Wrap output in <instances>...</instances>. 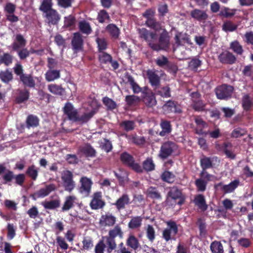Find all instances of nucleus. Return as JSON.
Wrapping results in <instances>:
<instances>
[{"mask_svg": "<svg viewBox=\"0 0 253 253\" xmlns=\"http://www.w3.org/2000/svg\"><path fill=\"white\" fill-rule=\"evenodd\" d=\"M64 112L68 116L70 120L75 121L76 119H77L78 113L74 108L72 104L70 103H66L64 108Z\"/></svg>", "mask_w": 253, "mask_h": 253, "instance_id": "a211bd4d", "label": "nucleus"}, {"mask_svg": "<svg viewBox=\"0 0 253 253\" xmlns=\"http://www.w3.org/2000/svg\"><path fill=\"white\" fill-rule=\"evenodd\" d=\"M106 245L103 240H100L95 245L94 248L95 253H104Z\"/></svg>", "mask_w": 253, "mask_h": 253, "instance_id": "774afa93", "label": "nucleus"}, {"mask_svg": "<svg viewBox=\"0 0 253 253\" xmlns=\"http://www.w3.org/2000/svg\"><path fill=\"white\" fill-rule=\"evenodd\" d=\"M103 102L109 109H114L117 106L115 101L107 97H105L103 98Z\"/></svg>", "mask_w": 253, "mask_h": 253, "instance_id": "680f3d73", "label": "nucleus"}, {"mask_svg": "<svg viewBox=\"0 0 253 253\" xmlns=\"http://www.w3.org/2000/svg\"><path fill=\"white\" fill-rule=\"evenodd\" d=\"M48 90L56 95H62L64 92V89L60 85L55 84H50L48 85Z\"/></svg>", "mask_w": 253, "mask_h": 253, "instance_id": "58836bf2", "label": "nucleus"}, {"mask_svg": "<svg viewBox=\"0 0 253 253\" xmlns=\"http://www.w3.org/2000/svg\"><path fill=\"white\" fill-rule=\"evenodd\" d=\"M73 175L69 170L63 171L61 174V179L65 190L72 192L75 187V182L73 180Z\"/></svg>", "mask_w": 253, "mask_h": 253, "instance_id": "20e7f679", "label": "nucleus"}, {"mask_svg": "<svg viewBox=\"0 0 253 253\" xmlns=\"http://www.w3.org/2000/svg\"><path fill=\"white\" fill-rule=\"evenodd\" d=\"M195 203L202 211H205L207 209L205 198L202 195H197L195 199Z\"/></svg>", "mask_w": 253, "mask_h": 253, "instance_id": "f704fd0d", "label": "nucleus"}, {"mask_svg": "<svg viewBox=\"0 0 253 253\" xmlns=\"http://www.w3.org/2000/svg\"><path fill=\"white\" fill-rule=\"evenodd\" d=\"M192 107L196 111H203L205 110L206 104L201 100H194L191 104Z\"/></svg>", "mask_w": 253, "mask_h": 253, "instance_id": "a18cd8bd", "label": "nucleus"}, {"mask_svg": "<svg viewBox=\"0 0 253 253\" xmlns=\"http://www.w3.org/2000/svg\"><path fill=\"white\" fill-rule=\"evenodd\" d=\"M142 100L144 103L149 107H152L157 104V101L154 93L147 87H144L142 91Z\"/></svg>", "mask_w": 253, "mask_h": 253, "instance_id": "423d86ee", "label": "nucleus"}, {"mask_svg": "<svg viewBox=\"0 0 253 253\" xmlns=\"http://www.w3.org/2000/svg\"><path fill=\"white\" fill-rule=\"evenodd\" d=\"M242 106L244 110L248 111L253 107L252 98L248 94H244L242 98Z\"/></svg>", "mask_w": 253, "mask_h": 253, "instance_id": "c85d7f7f", "label": "nucleus"}, {"mask_svg": "<svg viewBox=\"0 0 253 253\" xmlns=\"http://www.w3.org/2000/svg\"><path fill=\"white\" fill-rule=\"evenodd\" d=\"M126 245L131 249L136 251L140 246L138 239L132 234H129L126 240Z\"/></svg>", "mask_w": 253, "mask_h": 253, "instance_id": "aec40b11", "label": "nucleus"}, {"mask_svg": "<svg viewBox=\"0 0 253 253\" xmlns=\"http://www.w3.org/2000/svg\"><path fill=\"white\" fill-rule=\"evenodd\" d=\"M39 120L36 116L32 115L28 116L26 119V125L28 128L36 127L39 125Z\"/></svg>", "mask_w": 253, "mask_h": 253, "instance_id": "e433bc0d", "label": "nucleus"}, {"mask_svg": "<svg viewBox=\"0 0 253 253\" xmlns=\"http://www.w3.org/2000/svg\"><path fill=\"white\" fill-rule=\"evenodd\" d=\"M177 149V145L174 142H165L161 145L158 156L162 159H166L175 153Z\"/></svg>", "mask_w": 253, "mask_h": 253, "instance_id": "f03ea898", "label": "nucleus"}, {"mask_svg": "<svg viewBox=\"0 0 253 253\" xmlns=\"http://www.w3.org/2000/svg\"><path fill=\"white\" fill-rule=\"evenodd\" d=\"M233 91V88L232 86L224 84L217 87L215 93L218 99H225L231 96Z\"/></svg>", "mask_w": 253, "mask_h": 253, "instance_id": "0eeeda50", "label": "nucleus"}, {"mask_svg": "<svg viewBox=\"0 0 253 253\" xmlns=\"http://www.w3.org/2000/svg\"><path fill=\"white\" fill-rule=\"evenodd\" d=\"M122 162L125 165L130 167L132 169L137 172H141L142 169L140 165L135 163L133 158L127 153H124L121 156Z\"/></svg>", "mask_w": 253, "mask_h": 253, "instance_id": "6e6552de", "label": "nucleus"}, {"mask_svg": "<svg viewBox=\"0 0 253 253\" xmlns=\"http://www.w3.org/2000/svg\"><path fill=\"white\" fill-rule=\"evenodd\" d=\"M80 182L81 183L80 192L85 196H88L91 193V187L93 184L92 180L90 178L83 176L81 178Z\"/></svg>", "mask_w": 253, "mask_h": 253, "instance_id": "9d476101", "label": "nucleus"}, {"mask_svg": "<svg viewBox=\"0 0 253 253\" xmlns=\"http://www.w3.org/2000/svg\"><path fill=\"white\" fill-rule=\"evenodd\" d=\"M239 183L238 180H235L227 185H224L220 182L215 184L214 187L216 189L220 188L225 193H229L232 192L238 186Z\"/></svg>", "mask_w": 253, "mask_h": 253, "instance_id": "9b49d317", "label": "nucleus"}, {"mask_svg": "<svg viewBox=\"0 0 253 253\" xmlns=\"http://www.w3.org/2000/svg\"><path fill=\"white\" fill-rule=\"evenodd\" d=\"M162 179L169 183L172 182L174 180V175L168 171H165L161 176Z\"/></svg>", "mask_w": 253, "mask_h": 253, "instance_id": "0e129e2a", "label": "nucleus"}, {"mask_svg": "<svg viewBox=\"0 0 253 253\" xmlns=\"http://www.w3.org/2000/svg\"><path fill=\"white\" fill-rule=\"evenodd\" d=\"M207 182L201 178L198 179L195 181L197 189L199 191L203 192L206 189Z\"/></svg>", "mask_w": 253, "mask_h": 253, "instance_id": "338daca9", "label": "nucleus"}, {"mask_svg": "<svg viewBox=\"0 0 253 253\" xmlns=\"http://www.w3.org/2000/svg\"><path fill=\"white\" fill-rule=\"evenodd\" d=\"M101 240H103L105 244L107 253H111L117 248V244L114 238L106 236L103 237Z\"/></svg>", "mask_w": 253, "mask_h": 253, "instance_id": "ddd939ff", "label": "nucleus"}, {"mask_svg": "<svg viewBox=\"0 0 253 253\" xmlns=\"http://www.w3.org/2000/svg\"><path fill=\"white\" fill-rule=\"evenodd\" d=\"M124 232L120 224H117L113 228L110 229L107 236L115 239L118 237L121 239L123 238Z\"/></svg>", "mask_w": 253, "mask_h": 253, "instance_id": "412c9836", "label": "nucleus"}, {"mask_svg": "<svg viewBox=\"0 0 253 253\" xmlns=\"http://www.w3.org/2000/svg\"><path fill=\"white\" fill-rule=\"evenodd\" d=\"M146 234L148 239L153 242L155 239V230L151 225H148L145 228Z\"/></svg>", "mask_w": 253, "mask_h": 253, "instance_id": "c03bdc74", "label": "nucleus"}, {"mask_svg": "<svg viewBox=\"0 0 253 253\" xmlns=\"http://www.w3.org/2000/svg\"><path fill=\"white\" fill-rule=\"evenodd\" d=\"M99 59L101 63L107 64L112 61V57L110 54L105 52H100Z\"/></svg>", "mask_w": 253, "mask_h": 253, "instance_id": "603ef678", "label": "nucleus"}, {"mask_svg": "<svg viewBox=\"0 0 253 253\" xmlns=\"http://www.w3.org/2000/svg\"><path fill=\"white\" fill-rule=\"evenodd\" d=\"M20 80L26 85L33 87L35 86V81L30 75L23 74L20 76Z\"/></svg>", "mask_w": 253, "mask_h": 253, "instance_id": "2f4dec72", "label": "nucleus"}, {"mask_svg": "<svg viewBox=\"0 0 253 253\" xmlns=\"http://www.w3.org/2000/svg\"><path fill=\"white\" fill-rule=\"evenodd\" d=\"M211 251L212 253H223V247L222 244L217 241L212 242L210 246Z\"/></svg>", "mask_w": 253, "mask_h": 253, "instance_id": "473e14b6", "label": "nucleus"}, {"mask_svg": "<svg viewBox=\"0 0 253 253\" xmlns=\"http://www.w3.org/2000/svg\"><path fill=\"white\" fill-rule=\"evenodd\" d=\"M116 222V217L112 214L106 213L102 214L99 221V224L100 227H112Z\"/></svg>", "mask_w": 253, "mask_h": 253, "instance_id": "1a4fd4ad", "label": "nucleus"}, {"mask_svg": "<svg viewBox=\"0 0 253 253\" xmlns=\"http://www.w3.org/2000/svg\"><path fill=\"white\" fill-rule=\"evenodd\" d=\"M130 203V198L127 194L122 195L116 202L115 205L118 210L123 209Z\"/></svg>", "mask_w": 253, "mask_h": 253, "instance_id": "6ab92c4d", "label": "nucleus"}, {"mask_svg": "<svg viewBox=\"0 0 253 253\" xmlns=\"http://www.w3.org/2000/svg\"><path fill=\"white\" fill-rule=\"evenodd\" d=\"M143 168L146 171H151L154 169L155 165L151 159L148 158L143 163Z\"/></svg>", "mask_w": 253, "mask_h": 253, "instance_id": "052dcab7", "label": "nucleus"}, {"mask_svg": "<svg viewBox=\"0 0 253 253\" xmlns=\"http://www.w3.org/2000/svg\"><path fill=\"white\" fill-rule=\"evenodd\" d=\"M163 108L167 113H179L180 112V108L173 101L170 100L168 101L163 106Z\"/></svg>", "mask_w": 253, "mask_h": 253, "instance_id": "b1692460", "label": "nucleus"}, {"mask_svg": "<svg viewBox=\"0 0 253 253\" xmlns=\"http://www.w3.org/2000/svg\"><path fill=\"white\" fill-rule=\"evenodd\" d=\"M82 242L83 248L84 250H89L93 246V241L89 237L84 238Z\"/></svg>", "mask_w": 253, "mask_h": 253, "instance_id": "e2e57ef3", "label": "nucleus"}, {"mask_svg": "<svg viewBox=\"0 0 253 253\" xmlns=\"http://www.w3.org/2000/svg\"><path fill=\"white\" fill-rule=\"evenodd\" d=\"M223 146V150L227 157L230 159H234L235 155L232 152V144L231 143H225Z\"/></svg>", "mask_w": 253, "mask_h": 253, "instance_id": "3c124183", "label": "nucleus"}, {"mask_svg": "<svg viewBox=\"0 0 253 253\" xmlns=\"http://www.w3.org/2000/svg\"><path fill=\"white\" fill-rule=\"evenodd\" d=\"M183 200L182 199H180L179 200L173 199L170 197L168 196L166 201V204L167 206L169 207H173L175 206L176 204H178L181 205L183 204Z\"/></svg>", "mask_w": 253, "mask_h": 253, "instance_id": "bf43d9fd", "label": "nucleus"}, {"mask_svg": "<svg viewBox=\"0 0 253 253\" xmlns=\"http://www.w3.org/2000/svg\"><path fill=\"white\" fill-rule=\"evenodd\" d=\"M126 137L129 141V142L134 143L136 145H142L145 142V139L144 137H139L135 134L126 135Z\"/></svg>", "mask_w": 253, "mask_h": 253, "instance_id": "cd10ccee", "label": "nucleus"}, {"mask_svg": "<svg viewBox=\"0 0 253 253\" xmlns=\"http://www.w3.org/2000/svg\"><path fill=\"white\" fill-rule=\"evenodd\" d=\"M77 198L74 195H70L65 197L64 204L62 207V211H69L72 209L75 204L76 203L77 201Z\"/></svg>", "mask_w": 253, "mask_h": 253, "instance_id": "4468645a", "label": "nucleus"}, {"mask_svg": "<svg viewBox=\"0 0 253 253\" xmlns=\"http://www.w3.org/2000/svg\"><path fill=\"white\" fill-rule=\"evenodd\" d=\"M79 152L86 157H94L95 155V150L90 145H85L80 148Z\"/></svg>", "mask_w": 253, "mask_h": 253, "instance_id": "7c9ffc66", "label": "nucleus"}, {"mask_svg": "<svg viewBox=\"0 0 253 253\" xmlns=\"http://www.w3.org/2000/svg\"><path fill=\"white\" fill-rule=\"evenodd\" d=\"M45 13H46V17L49 22L52 24H56L60 19V17L57 12L53 9H50Z\"/></svg>", "mask_w": 253, "mask_h": 253, "instance_id": "393cba45", "label": "nucleus"}, {"mask_svg": "<svg viewBox=\"0 0 253 253\" xmlns=\"http://www.w3.org/2000/svg\"><path fill=\"white\" fill-rule=\"evenodd\" d=\"M55 189V186L51 184L46 185L45 187L41 189L37 193V195L38 197H44L47 196L51 192L54 190Z\"/></svg>", "mask_w": 253, "mask_h": 253, "instance_id": "a878e982", "label": "nucleus"}, {"mask_svg": "<svg viewBox=\"0 0 253 253\" xmlns=\"http://www.w3.org/2000/svg\"><path fill=\"white\" fill-rule=\"evenodd\" d=\"M128 82L131 85L133 91L135 93H138L140 92L142 93L143 88H141L137 83H136L132 77L129 76L128 78Z\"/></svg>", "mask_w": 253, "mask_h": 253, "instance_id": "49530a36", "label": "nucleus"}, {"mask_svg": "<svg viewBox=\"0 0 253 253\" xmlns=\"http://www.w3.org/2000/svg\"><path fill=\"white\" fill-rule=\"evenodd\" d=\"M13 76L11 72L6 70L0 73V79L4 83H8L12 79Z\"/></svg>", "mask_w": 253, "mask_h": 253, "instance_id": "8fccbe9b", "label": "nucleus"}, {"mask_svg": "<svg viewBox=\"0 0 253 253\" xmlns=\"http://www.w3.org/2000/svg\"><path fill=\"white\" fill-rule=\"evenodd\" d=\"M200 163L203 170H206L212 166L211 159L206 157H204L201 159Z\"/></svg>", "mask_w": 253, "mask_h": 253, "instance_id": "09e8293b", "label": "nucleus"}, {"mask_svg": "<svg viewBox=\"0 0 253 253\" xmlns=\"http://www.w3.org/2000/svg\"><path fill=\"white\" fill-rule=\"evenodd\" d=\"M143 218L140 216L132 217L128 223V227L131 229H137L142 225Z\"/></svg>", "mask_w": 253, "mask_h": 253, "instance_id": "5701e85b", "label": "nucleus"}, {"mask_svg": "<svg viewBox=\"0 0 253 253\" xmlns=\"http://www.w3.org/2000/svg\"><path fill=\"white\" fill-rule=\"evenodd\" d=\"M83 41L80 34L75 33L72 41L73 49L76 52L82 49Z\"/></svg>", "mask_w": 253, "mask_h": 253, "instance_id": "f3484780", "label": "nucleus"}, {"mask_svg": "<svg viewBox=\"0 0 253 253\" xmlns=\"http://www.w3.org/2000/svg\"><path fill=\"white\" fill-rule=\"evenodd\" d=\"M138 31L139 37L144 39L154 50L166 49L169 46V37L166 30H163V32L160 34L158 42L157 35L155 32L149 31L145 28L139 29Z\"/></svg>", "mask_w": 253, "mask_h": 253, "instance_id": "f257e3e1", "label": "nucleus"}, {"mask_svg": "<svg viewBox=\"0 0 253 253\" xmlns=\"http://www.w3.org/2000/svg\"><path fill=\"white\" fill-rule=\"evenodd\" d=\"M39 169L33 165L29 167L26 171V174L33 180H36L38 177Z\"/></svg>", "mask_w": 253, "mask_h": 253, "instance_id": "72a5a7b5", "label": "nucleus"}, {"mask_svg": "<svg viewBox=\"0 0 253 253\" xmlns=\"http://www.w3.org/2000/svg\"><path fill=\"white\" fill-rule=\"evenodd\" d=\"M80 30L84 33L89 34L91 33V29L88 23L83 21L79 23Z\"/></svg>", "mask_w": 253, "mask_h": 253, "instance_id": "864d4df0", "label": "nucleus"}, {"mask_svg": "<svg viewBox=\"0 0 253 253\" xmlns=\"http://www.w3.org/2000/svg\"><path fill=\"white\" fill-rule=\"evenodd\" d=\"M42 205L45 209H53L59 207L60 202L58 200L45 202L42 203Z\"/></svg>", "mask_w": 253, "mask_h": 253, "instance_id": "5fc2aeb1", "label": "nucleus"}, {"mask_svg": "<svg viewBox=\"0 0 253 253\" xmlns=\"http://www.w3.org/2000/svg\"><path fill=\"white\" fill-rule=\"evenodd\" d=\"M235 10L231 9L228 7L223 8L219 12V15L225 17L232 16L235 14Z\"/></svg>", "mask_w": 253, "mask_h": 253, "instance_id": "13d9d810", "label": "nucleus"}, {"mask_svg": "<svg viewBox=\"0 0 253 253\" xmlns=\"http://www.w3.org/2000/svg\"><path fill=\"white\" fill-rule=\"evenodd\" d=\"M247 131L244 129L238 127L234 129L231 134L232 137L238 138L245 135Z\"/></svg>", "mask_w": 253, "mask_h": 253, "instance_id": "69168bd1", "label": "nucleus"}, {"mask_svg": "<svg viewBox=\"0 0 253 253\" xmlns=\"http://www.w3.org/2000/svg\"><path fill=\"white\" fill-rule=\"evenodd\" d=\"M52 0H42L39 10L44 13L47 12L48 11L52 9Z\"/></svg>", "mask_w": 253, "mask_h": 253, "instance_id": "ea45409f", "label": "nucleus"}, {"mask_svg": "<svg viewBox=\"0 0 253 253\" xmlns=\"http://www.w3.org/2000/svg\"><path fill=\"white\" fill-rule=\"evenodd\" d=\"M13 61V57L8 53H4L0 55V63H3L6 66H9Z\"/></svg>", "mask_w": 253, "mask_h": 253, "instance_id": "37998d69", "label": "nucleus"}, {"mask_svg": "<svg viewBox=\"0 0 253 253\" xmlns=\"http://www.w3.org/2000/svg\"><path fill=\"white\" fill-rule=\"evenodd\" d=\"M95 111L94 109H88L87 110L81 111L80 114L77 115V119L75 121L81 123H85L87 122L95 114Z\"/></svg>", "mask_w": 253, "mask_h": 253, "instance_id": "f8f14e48", "label": "nucleus"}, {"mask_svg": "<svg viewBox=\"0 0 253 253\" xmlns=\"http://www.w3.org/2000/svg\"><path fill=\"white\" fill-rule=\"evenodd\" d=\"M162 130L160 132V135L164 136L171 131L170 123L167 121H162L160 124Z\"/></svg>", "mask_w": 253, "mask_h": 253, "instance_id": "c9c22d12", "label": "nucleus"}, {"mask_svg": "<svg viewBox=\"0 0 253 253\" xmlns=\"http://www.w3.org/2000/svg\"><path fill=\"white\" fill-rule=\"evenodd\" d=\"M26 40L23 37L20 35L18 34L15 36V40L11 45L12 49L15 51H17L20 48L24 47L26 45Z\"/></svg>", "mask_w": 253, "mask_h": 253, "instance_id": "2eb2a0df", "label": "nucleus"}, {"mask_svg": "<svg viewBox=\"0 0 253 253\" xmlns=\"http://www.w3.org/2000/svg\"><path fill=\"white\" fill-rule=\"evenodd\" d=\"M146 24L148 27L154 29L157 32H159L161 31L163 32V30H166L164 26L162 25L161 23L156 22L155 20L146 21Z\"/></svg>", "mask_w": 253, "mask_h": 253, "instance_id": "bb28decb", "label": "nucleus"}, {"mask_svg": "<svg viewBox=\"0 0 253 253\" xmlns=\"http://www.w3.org/2000/svg\"><path fill=\"white\" fill-rule=\"evenodd\" d=\"M147 75L151 85L156 88L160 84V78L156 72L152 70H148Z\"/></svg>", "mask_w": 253, "mask_h": 253, "instance_id": "dca6fc26", "label": "nucleus"}, {"mask_svg": "<svg viewBox=\"0 0 253 253\" xmlns=\"http://www.w3.org/2000/svg\"><path fill=\"white\" fill-rule=\"evenodd\" d=\"M105 202L102 199V194L101 192H94L91 196V200L89 206L92 210H99L104 208Z\"/></svg>", "mask_w": 253, "mask_h": 253, "instance_id": "39448f33", "label": "nucleus"}, {"mask_svg": "<svg viewBox=\"0 0 253 253\" xmlns=\"http://www.w3.org/2000/svg\"><path fill=\"white\" fill-rule=\"evenodd\" d=\"M168 196L179 200L181 199V193L176 187H172L170 189Z\"/></svg>", "mask_w": 253, "mask_h": 253, "instance_id": "de8ad7c7", "label": "nucleus"}, {"mask_svg": "<svg viewBox=\"0 0 253 253\" xmlns=\"http://www.w3.org/2000/svg\"><path fill=\"white\" fill-rule=\"evenodd\" d=\"M237 26L230 21L225 22L222 25V30L225 32H232L235 30Z\"/></svg>", "mask_w": 253, "mask_h": 253, "instance_id": "4d7b16f0", "label": "nucleus"}, {"mask_svg": "<svg viewBox=\"0 0 253 253\" xmlns=\"http://www.w3.org/2000/svg\"><path fill=\"white\" fill-rule=\"evenodd\" d=\"M166 224L167 227L163 231V238L167 242L170 240H175V235L178 233L177 225L174 221L171 220L166 222Z\"/></svg>", "mask_w": 253, "mask_h": 253, "instance_id": "7ed1b4c3", "label": "nucleus"}, {"mask_svg": "<svg viewBox=\"0 0 253 253\" xmlns=\"http://www.w3.org/2000/svg\"><path fill=\"white\" fill-rule=\"evenodd\" d=\"M218 59L223 63L230 64L234 63L236 60L235 56L228 51H225L221 53L218 56Z\"/></svg>", "mask_w": 253, "mask_h": 253, "instance_id": "4be33fe9", "label": "nucleus"}, {"mask_svg": "<svg viewBox=\"0 0 253 253\" xmlns=\"http://www.w3.org/2000/svg\"><path fill=\"white\" fill-rule=\"evenodd\" d=\"M191 16L199 21L204 20L208 17L206 12L199 9H195L191 12Z\"/></svg>", "mask_w": 253, "mask_h": 253, "instance_id": "c756f323", "label": "nucleus"}, {"mask_svg": "<svg viewBox=\"0 0 253 253\" xmlns=\"http://www.w3.org/2000/svg\"><path fill=\"white\" fill-rule=\"evenodd\" d=\"M106 30L113 38L117 39L119 37L120 30L115 25L113 24H109L106 27Z\"/></svg>", "mask_w": 253, "mask_h": 253, "instance_id": "a19ab883", "label": "nucleus"}, {"mask_svg": "<svg viewBox=\"0 0 253 253\" xmlns=\"http://www.w3.org/2000/svg\"><path fill=\"white\" fill-rule=\"evenodd\" d=\"M60 78L58 70H48L45 74V79L48 82H51Z\"/></svg>", "mask_w": 253, "mask_h": 253, "instance_id": "4c0bfd02", "label": "nucleus"}, {"mask_svg": "<svg viewBox=\"0 0 253 253\" xmlns=\"http://www.w3.org/2000/svg\"><path fill=\"white\" fill-rule=\"evenodd\" d=\"M147 194L148 196L151 198L156 200L162 199L160 193L155 188L150 187L148 188L147 190Z\"/></svg>", "mask_w": 253, "mask_h": 253, "instance_id": "79ce46f5", "label": "nucleus"}, {"mask_svg": "<svg viewBox=\"0 0 253 253\" xmlns=\"http://www.w3.org/2000/svg\"><path fill=\"white\" fill-rule=\"evenodd\" d=\"M125 100L129 106L138 103L140 101V97L134 95L126 96Z\"/></svg>", "mask_w": 253, "mask_h": 253, "instance_id": "6e6d98bb", "label": "nucleus"}]
</instances>
